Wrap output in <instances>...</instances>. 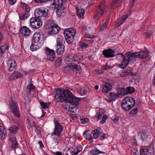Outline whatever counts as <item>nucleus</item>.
<instances>
[{
	"mask_svg": "<svg viewBox=\"0 0 155 155\" xmlns=\"http://www.w3.org/2000/svg\"><path fill=\"white\" fill-rule=\"evenodd\" d=\"M55 91L56 93L54 98L58 102H65L77 106L78 105L79 102L82 99L75 97L72 93L68 90L58 88H57Z\"/></svg>",
	"mask_w": 155,
	"mask_h": 155,
	"instance_id": "1",
	"label": "nucleus"
},
{
	"mask_svg": "<svg viewBox=\"0 0 155 155\" xmlns=\"http://www.w3.org/2000/svg\"><path fill=\"white\" fill-rule=\"evenodd\" d=\"M43 35L41 32H36L33 35L30 48L32 51H35L40 48L44 41Z\"/></svg>",
	"mask_w": 155,
	"mask_h": 155,
	"instance_id": "2",
	"label": "nucleus"
},
{
	"mask_svg": "<svg viewBox=\"0 0 155 155\" xmlns=\"http://www.w3.org/2000/svg\"><path fill=\"white\" fill-rule=\"evenodd\" d=\"M116 58L118 60L122 61L121 64H117L118 67L121 68H125L130 62H133L131 53L129 52L125 53L124 55L123 53H118L116 55Z\"/></svg>",
	"mask_w": 155,
	"mask_h": 155,
	"instance_id": "3",
	"label": "nucleus"
},
{
	"mask_svg": "<svg viewBox=\"0 0 155 155\" xmlns=\"http://www.w3.org/2000/svg\"><path fill=\"white\" fill-rule=\"evenodd\" d=\"M135 103L134 99L130 97H125L122 100L121 105L123 109L126 111H129L134 106Z\"/></svg>",
	"mask_w": 155,
	"mask_h": 155,
	"instance_id": "4",
	"label": "nucleus"
},
{
	"mask_svg": "<svg viewBox=\"0 0 155 155\" xmlns=\"http://www.w3.org/2000/svg\"><path fill=\"white\" fill-rule=\"evenodd\" d=\"M106 3L105 0L103 1L98 6H96L94 18L97 21L104 16L106 12Z\"/></svg>",
	"mask_w": 155,
	"mask_h": 155,
	"instance_id": "5",
	"label": "nucleus"
},
{
	"mask_svg": "<svg viewBox=\"0 0 155 155\" xmlns=\"http://www.w3.org/2000/svg\"><path fill=\"white\" fill-rule=\"evenodd\" d=\"M46 28L47 30L48 34H56L60 30V28L51 20L48 21L46 25Z\"/></svg>",
	"mask_w": 155,
	"mask_h": 155,
	"instance_id": "6",
	"label": "nucleus"
},
{
	"mask_svg": "<svg viewBox=\"0 0 155 155\" xmlns=\"http://www.w3.org/2000/svg\"><path fill=\"white\" fill-rule=\"evenodd\" d=\"M76 33V30L74 28H68L64 31V35L67 42L69 44H71Z\"/></svg>",
	"mask_w": 155,
	"mask_h": 155,
	"instance_id": "7",
	"label": "nucleus"
},
{
	"mask_svg": "<svg viewBox=\"0 0 155 155\" xmlns=\"http://www.w3.org/2000/svg\"><path fill=\"white\" fill-rule=\"evenodd\" d=\"M149 51L147 50H144L138 52L131 53L132 56V60L136 61V58L138 57L140 58L145 59L147 58L149 55Z\"/></svg>",
	"mask_w": 155,
	"mask_h": 155,
	"instance_id": "8",
	"label": "nucleus"
},
{
	"mask_svg": "<svg viewBox=\"0 0 155 155\" xmlns=\"http://www.w3.org/2000/svg\"><path fill=\"white\" fill-rule=\"evenodd\" d=\"M140 155H154V149L153 145H151L149 147H142L140 149Z\"/></svg>",
	"mask_w": 155,
	"mask_h": 155,
	"instance_id": "9",
	"label": "nucleus"
},
{
	"mask_svg": "<svg viewBox=\"0 0 155 155\" xmlns=\"http://www.w3.org/2000/svg\"><path fill=\"white\" fill-rule=\"evenodd\" d=\"M54 122L55 125V127L54 131L52 133V135H56L58 137L60 136L63 130V127L55 118L54 119Z\"/></svg>",
	"mask_w": 155,
	"mask_h": 155,
	"instance_id": "10",
	"label": "nucleus"
},
{
	"mask_svg": "<svg viewBox=\"0 0 155 155\" xmlns=\"http://www.w3.org/2000/svg\"><path fill=\"white\" fill-rule=\"evenodd\" d=\"M42 25V22L41 19L38 18L32 17L30 20V25L33 29H38Z\"/></svg>",
	"mask_w": 155,
	"mask_h": 155,
	"instance_id": "11",
	"label": "nucleus"
},
{
	"mask_svg": "<svg viewBox=\"0 0 155 155\" xmlns=\"http://www.w3.org/2000/svg\"><path fill=\"white\" fill-rule=\"evenodd\" d=\"M9 108L14 116L17 118L20 117V113L18 104L17 103L12 101L10 104Z\"/></svg>",
	"mask_w": 155,
	"mask_h": 155,
	"instance_id": "12",
	"label": "nucleus"
},
{
	"mask_svg": "<svg viewBox=\"0 0 155 155\" xmlns=\"http://www.w3.org/2000/svg\"><path fill=\"white\" fill-rule=\"evenodd\" d=\"M48 10L47 9H42L40 8H36L34 12V15L35 17L38 18L44 17L45 18L48 17L49 16Z\"/></svg>",
	"mask_w": 155,
	"mask_h": 155,
	"instance_id": "13",
	"label": "nucleus"
},
{
	"mask_svg": "<svg viewBox=\"0 0 155 155\" xmlns=\"http://www.w3.org/2000/svg\"><path fill=\"white\" fill-rule=\"evenodd\" d=\"M45 57L47 60L51 61H54L55 59V56L54 51L52 49H50L48 47L45 48Z\"/></svg>",
	"mask_w": 155,
	"mask_h": 155,
	"instance_id": "14",
	"label": "nucleus"
},
{
	"mask_svg": "<svg viewBox=\"0 0 155 155\" xmlns=\"http://www.w3.org/2000/svg\"><path fill=\"white\" fill-rule=\"evenodd\" d=\"M7 67L8 71L10 72L16 69L17 64L14 59H11L8 61L7 63Z\"/></svg>",
	"mask_w": 155,
	"mask_h": 155,
	"instance_id": "15",
	"label": "nucleus"
},
{
	"mask_svg": "<svg viewBox=\"0 0 155 155\" xmlns=\"http://www.w3.org/2000/svg\"><path fill=\"white\" fill-rule=\"evenodd\" d=\"M23 9H25V12L24 13H22L19 17L21 20H23L29 16L30 14L29 12H30V9L29 6L25 3L23 5Z\"/></svg>",
	"mask_w": 155,
	"mask_h": 155,
	"instance_id": "16",
	"label": "nucleus"
},
{
	"mask_svg": "<svg viewBox=\"0 0 155 155\" xmlns=\"http://www.w3.org/2000/svg\"><path fill=\"white\" fill-rule=\"evenodd\" d=\"M20 31L23 37L28 36L31 33V31L26 26H24L21 27L20 29Z\"/></svg>",
	"mask_w": 155,
	"mask_h": 155,
	"instance_id": "17",
	"label": "nucleus"
},
{
	"mask_svg": "<svg viewBox=\"0 0 155 155\" xmlns=\"http://www.w3.org/2000/svg\"><path fill=\"white\" fill-rule=\"evenodd\" d=\"M23 77L22 74L18 71H14L9 76V81H12L18 78H21Z\"/></svg>",
	"mask_w": 155,
	"mask_h": 155,
	"instance_id": "18",
	"label": "nucleus"
},
{
	"mask_svg": "<svg viewBox=\"0 0 155 155\" xmlns=\"http://www.w3.org/2000/svg\"><path fill=\"white\" fill-rule=\"evenodd\" d=\"M121 4L120 0H113L110 4V8L112 9H114L117 7L120 6Z\"/></svg>",
	"mask_w": 155,
	"mask_h": 155,
	"instance_id": "19",
	"label": "nucleus"
},
{
	"mask_svg": "<svg viewBox=\"0 0 155 155\" xmlns=\"http://www.w3.org/2000/svg\"><path fill=\"white\" fill-rule=\"evenodd\" d=\"M52 5L55 6L56 8H59L61 9H63L64 8L63 7V2L62 0H54Z\"/></svg>",
	"mask_w": 155,
	"mask_h": 155,
	"instance_id": "20",
	"label": "nucleus"
},
{
	"mask_svg": "<svg viewBox=\"0 0 155 155\" xmlns=\"http://www.w3.org/2000/svg\"><path fill=\"white\" fill-rule=\"evenodd\" d=\"M138 137L143 141H146L147 140L148 136L145 132L143 131H140L138 133Z\"/></svg>",
	"mask_w": 155,
	"mask_h": 155,
	"instance_id": "21",
	"label": "nucleus"
},
{
	"mask_svg": "<svg viewBox=\"0 0 155 155\" xmlns=\"http://www.w3.org/2000/svg\"><path fill=\"white\" fill-rule=\"evenodd\" d=\"M116 51L111 48H108L107 50V58H113L115 56V53Z\"/></svg>",
	"mask_w": 155,
	"mask_h": 155,
	"instance_id": "22",
	"label": "nucleus"
},
{
	"mask_svg": "<svg viewBox=\"0 0 155 155\" xmlns=\"http://www.w3.org/2000/svg\"><path fill=\"white\" fill-rule=\"evenodd\" d=\"M128 17V15H123L121 18L120 19L118 20L117 21V26L118 27L123 24Z\"/></svg>",
	"mask_w": 155,
	"mask_h": 155,
	"instance_id": "23",
	"label": "nucleus"
},
{
	"mask_svg": "<svg viewBox=\"0 0 155 155\" xmlns=\"http://www.w3.org/2000/svg\"><path fill=\"white\" fill-rule=\"evenodd\" d=\"M76 9L77 15L79 17L83 18L85 13L84 10L83 8H81L80 10L79 8L77 7L76 8Z\"/></svg>",
	"mask_w": 155,
	"mask_h": 155,
	"instance_id": "24",
	"label": "nucleus"
},
{
	"mask_svg": "<svg viewBox=\"0 0 155 155\" xmlns=\"http://www.w3.org/2000/svg\"><path fill=\"white\" fill-rule=\"evenodd\" d=\"M107 93L111 91L114 86V82L112 80H109L107 79Z\"/></svg>",
	"mask_w": 155,
	"mask_h": 155,
	"instance_id": "25",
	"label": "nucleus"
},
{
	"mask_svg": "<svg viewBox=\"0 0 155 155\" xmlns=\"http://www.w3.org/2000/svg\"><path fill=\"white\" fill-rule=\"evenodd\" d=\"M56 52L58 54H62L65 51L64 45H62L61 46H59L56 47Z\"/></svg>",
	"mask_w": 155,
	"mask_h": 155,
	"instance_id": "26",
	"label": "nucleus"
},
{
	"mask_svg": "<svg viewBox=\"0 0 155 155\" xmlns=\"http://www.w3.org/2000/svg\"><path fill=\"white\" fill-rule=\"evenodd\" d=\"M19 130V128L15 125H12L9 127L8 130H9L10 133L12 134H15Z\"/></svg>",
	"mask_w": 155,
	"mask_h": 155,
	"instance_id": "27",
	"label": "nucleus"
},
{
	"mask_svg": "<svg viewBox=\"0 0 155 155\" xmlns=\"http://www.w3.org/2000/svg\"><path fill=\"white\" fill-rule=\"evenodd\" d=\"M125 89L124 87H118L116 89L117 93L120 97L123 95H125Z\"/></svg>",
	"mask_w": 155,
	"mask_h": 155,
	"instance_id": "28",
	"label": "nucleus"
},
{
	"mask_svg": "<svg viewBox=\"0 0 155 155\" xmlns=\"http://www.w3.org/2000/svg\"><path fill=\"white\" fill-rule=\"evenodd\" d=\"M125 90V95L129 94H132L134 93L135 91V88L130 86H129L127 87Z\"/></svg>",
	"mask_w": 155,
	"mask_h": 155,
	"instance_id": "29",
	"label": "nucleus"
},
{
	"mask_svg": "<svg viewBox=\"0 0 155 155\" xmlns=\"http://www.w3.org/2000/svg\"><path fill=\"white\" fill-rule=\"evenodd\" d=\"M8 46L5 45L0 46V55L1 56L5 51L8 49Z\"/></svg>",
	"mask_w": 155,
	"mask_h": 155,
	"instance_id": "30",
	"label": "nucleus"
},
{
	"mask_svg": "<svg viewBox=\"0 0 155 155\" xmlns=\"http://www.w3.org/2000/svg\"><path fill=\"white\" fill-rule=\"evenodd\" d=\"M40 102L41 105L43 109H47L51 105L50 102L45 103L42 101H40Z\"/></svg>",
	"mask_w": 155,
	"mask_h": 155,
	"instance_id": "31",
	"label": "nucleus"
},
{
	"mask_svg": "<svg viewBox=\"0 0 155 155\" xmlns=\"http://www.w3.org/2000/svg\"><path fill=\"white\" fill-rule=\"evenodd\" d=\"M105 113V110L104 109H100L99 114H97L96 115V117L99 120L101 118L102 115H103Z\"/></svg>",
	"mask_w": 155,
	"mask_h": 155,
	"instance_id": "32",
	"label": "nucleus"
},
{
	"mask_svg": "<svg viewBox=\"0 0 155 155\" xmlns=\"http://www.w3.org/2000/svg\"><path fill=\"white\" fill-rule=\"evenodd\" d=\"M83 135L86 137V139L89 140H90L93 139V137L91 134L88 133L87 131L84 132Z\"/></svg>",
	"mask_w": 155,
	"mask_h": 155,
	"instance_id": "33",
	"label": "nucleus"
},
{
	"mask_svg": "<svg viewBox=\"0 0 155 155\" xmlns=\"http://www.w3.org/2000/svg\"><path fill=\"white\" fill-rule=\"evenodd\" d=\"M62 62V60L61 58H59L56 60L55 63L54 65L57 68L61 66Z\"/></svg>",
	"mask_w": 155,
	"mask_h": 155,
	"instance_id": "34",
	"label": "nucleus"
},
{
	"mask_svg": "<svg viewBox=\"0 0 155 155\" xmlns=\"http://www.w3.org/2000/svg\"><path fill=\"white\" fill-rule=\"evenodd\" d=\"M6 130H4L2 132H0V139L1 140L4 139L7 136Z\"/></svg>",
	"mask_w": 155,
	"mask_h": 155,
	"instance_id": "35",
	"label": "nucleus"
},
{
	"mask_svg": "<svg viewBox=\"0 0 155 155\" xmlns=\"http://www.w3.org/2000/svg\"><path fill=\"white\" fill-rule=\"evenodd\" d=\"M102 153L99 150L96 148H94L91 151L90 153L91 154L94 155L100 153Z\"/></svg>",
	"mask_w": 155,
	"mask_h": 155,
	"instance_id": "36",
	"label": "nucleus"
},
{
	"mask_svg": "<svg viewBox=\"0 0 155 155\" xmlns=\"http://www.w3.org/2000/svg\"><path fill=\"white\" fill-rule=\"evenodd\" d=\"M63 42L62 40L59 38H57L56 39V47L61 46L62 45H64L63 44Z\"/></svg>",
	"mask_w": 155,
	"mask_h": 155,
	"instance_id": "37",
	"label": "nucleus"
},
{
	"mask_svg": "<svg viewBox=\"0 0 155 155\" xmlns=\"http://www.w3.org/2000/svg\"><path fill=\"white\" fill-rule=\"evenodd\" d=\"M114 98L113 99H107V101L109 102H110L111 101L115 100L116 99L121 97L117 93V94L114 93L113 94Z\"/></svg>",
	"mask_w": 155,
	"mask_h": 155,
	"instance_id": "38",
	"label": "nucleus"
},
{
	"mask_svg": "<svg viewBox=\"0 0 155 155\" xmlns=\"http://www.w3.org/2000/svg\"><path fill=\"white\" fill-rule=\"evenodd\" d=\"M138 112L137 108H134L132 109L130 111L129 113L130 115L132 116H134L136 115Z\"/></svg>",
	"mask_w": 155,
	"mask_h": 155,
	"instance_id": "39",
	"label": "nucleus"
},
{
	"mask_svg": "<svg viewBox=\"0 0 155 155\" xmlns=\"http://www.w3.org/2000/svg\"><path fill=\"white\" fill-rule=\"evenodd\" d=\"M75 57H76V59L74 58V61H78V59L79 60H78V61L79 62L80 61V60H82L83 59V56L82 55H81L80 54H76V55Z\"/></svg>",
	"mask_w": 155,
	"mask_h": 155,
	"instance_id": "40",
	"label": "nucleus"
},
{
	"mask_svg": "<svg viewBox=\"0 0 155 155\" xmlns=\"http://www.w3.org/2000/svg\"><path fill=\"white\" fill-rule=\"evenodd\" d=\"M12 146L11 147V149L13 150H15L18 147V143L17 141L12 143Z\"/></svg>",
	"mask_w": 155,
	"mask_h": 155,
	"instance_id": "41",
	"label": "nucleus"
},
{
	"mask_svg": "<svg viewBox=\"0 0 155 155\" xmlns=\"http://www.w3.org/2000/svg\"><path fill=\"white\" fill-rule=\"evenodd\" d=\"M33 127H34L35 130L36 131H37V132L38 133H41V128L39 126L37 125H34Z\"/></svg>",
	"mask_w": 155,
	"mask_h": 155,
	"instance_id": "42",
	"label": "nucleus"
},
{
	"mask_svg": "<svg viewBox=\"0 0 155 155\" xmlns=\"http://www.w3.org/2000/svg\"><path fill=\"white\" fill-rule=\"evenodd\" d=\"M95 131V130H94V132L93 133V137L94 138L96 139L99 136L100 132L99 130H97L96 132Z\"/></svg>",
	"mask_w": 155,
	"mask_h": 155,
	"instance_id": "43",
	"label": "nucleus"
},
{
	"mask_svg": "<svg viewBox=\"0 0 155 155\" xmlns=\"http://www.w3.org/2000/svg\"><path fill=\"white\" fill-rule=\"evenodd\" d=\"M9 138L12 143L17 141L16 137L14 135H10Z\"/></svg>",
	"mask_w": 155,
	"mask_h": 155,
	"instance_id": "44",
	"label": "nucleus"
},
{
	"mask_svg": "<svg viewBox=\"0 0 155 155\" xmlns=\"http://www.w3.org/2000/svg\"><path fill=\"white\" fill-rule=\"evenodd\" d=\"M107 21H106L105 22V23L103 25H101V27H100L99 30H100V31H103L104 29L107 27Z\"/></svg>",
	"mask_w": 155,
	"mask_h": 155,
	"instance_id": "45",
	"label": "nucleus"
},
{
	"mask_svg": "<svg viewBox=\"0 0 155 155\" xmlns=\"http://www.w3.org/2000/svg\"><path fill=\"white\" fill-rule=\"evenodd\" d=\"M79 45L82 48H84L86 47L87 48L88 46V45L87 44H85V43L82 42H80Z\"/></svg>",
	"mask_w": 155,
	"mask_h": 155,
	"instance_id": "46",
	"label": "nucleus"
},
{
	"mask_svg": "<svg viewBox=\"0 0 155 155\" xmlns=\"http://www.w3.org/2000/svg\"><path fill=\"white\" fill-rule=\"evenodd\" d=\"M80 119L81 123L83 124H85L87 123L89 120L87 118H81V117Z\"/></svg>",
	"mask_w": 155,
	"mask_h": 155,
	"instance_id": "47",
	"label": "nucleus"
},
{
	"mask_svg": "<svg viewBox=\"0 0 155 155\" xmlns=\"http://www.w3.org/2000/svg\"><path fill=\"white\" fill-rule=\"evenodd\" d=\"M102 92L104 93H107V83H105L102 87Z\"/></svg>",
	"mask_w": 155,
	"mask_h": 155,
	"instance_id": "48",
	"label": "nucleus"
},
{
	"mask_svg": "<svg viewBox=\"0 0 155 155\" xmlns=\"http://www.w3.org/2000/svg\"><path fill=\"white\" fill-rule=\"evenodd\" d=\"M27 88L30 91L31 90L34 89L35 88V87L33 85V84L31 83L28 85Z\"/></svg>",
	"mask_w": 155,
	"mask_h": 155,
	"instance_id": "49",
	"label": "nucleus"
},
{
	"mask_svg": "<svg viewBox=\"0 0 155 155\" xmlns=\"http://www.w3.org/2000/svg\"><path fill=\"white\" fill-rule=\"evenodd\" d=\"M129 71H125L122 74H120V76L121 77H125L127 76H129Z\"/></svg>",
	"mask_w": 155,
	"mask_h": 155,
	"instance_id": "50",
	"label": "nucleus"
},
{
	"mask_svg": "<svg viewBox=\"0 0 155 155\" xmlns=\"http://www.w3.org/2000/svg\"><path fill=\"white\" fill-rule=\"evenodd\" d=\"M63 9H61L59 8H56V12L58 15L59 16L61 15V11Z\"/></svg>",
	"mask_w": 155,
	"mask_h": 155,
	"instance_id": "51",
	"label": "nucleus"
},
{
	"mask_svg": "<svg viewBox=\"0 0 155 155\" xmlns=\"http://www.w3.org/2000/svg\"><path fill=\"white\" fill-rule=\"evenodd\" d=\"M131 141L134 145H136L137 144V141L134 137H132L131 139Z\"/></svg>",
	"mask_w": 155,
	"mask_h": 155,
	"instance_id": "52",
	"label": "nucleus"
},
{
	"mask_svg": "<svg viewBox=\"0 0 155 155\" xmlns=\"http://www.w3.org/2000/svg\"><path fill=\"white\" fill-rule=\"evenodd\" d=\"M153 31H151L148 30L146 32V35L147 36L146 37H149L150 35L153 33Z\"/></svg>",
	"mask_w": 155,
	"mask_h": 155,
	"instance_id": "53",
	"label": "nucleus"
},
{
	"mask_svg": "<svg viewBox=\"0 0 155 155\" xmlns=\"http://www.w3.org/2000/svg\"><path fill=\"white\" fill-rule=\"evenodd\" d=\"M107 119V115H105L102 117V120L101 121V122L102 124H104L106 122V119Z\"/></svg>",
	"mask_w": 155,
	"mask_h": 155,
	"instance_id": "54",
	"label": "nucleus"
},
{
	"mask_svg": "<svg viewBox=\"0 0 155 155\" xmlns=\"http://www.w3.org/2000/svg\"><path fill=\"white\" fill-rule=\"evenodd\" d=\"M112 120L114 123L117 122L119 120V118L118 117L115 116V117H113L112 118Z\"/></svg>",
	"mask_w": 155,
	"mask_h": 155,
	"instance_id": "55",
	"label": "nucleus"
},
{
	"mask_svg": "<svg viewBox=\"0 0 155 155\" xmlns=\"http://www.w3.org/2000/svg\"><path fill=\"white\" fill-rule=\"evenodd\" d=\"M77 150L78 151L80 152L82 150V146L81 145H78L77 147Z\"/></svg>",
	"mask_w": 155,
	"mask_h": 155,
	"instance_id": "56",
	"label": "nucleus"
},
{
	"mask_svg": "<svg viewBox=\"0 0 155 155\" xmlns=\"http://www.w3.org/2000/svg\"><path fill=\"white\" fill-rule=\"evenodd\" d=\"M77 64H75L74 65H69L68 66V68H72V69H76V68H77Z\"/></svg>",
	"mask_w": 155,
	"mask_h": 155,
	"instance_id": "57",
	"label": "nucleus"
},
{
	"mask_svg": "<svg viewBox=\"0 0 155 155\" xmlns=\"http://www.w3.org/2000/svg\"><path fill=\"white\" fill-rule=\"evenodd\" d=\"M6 130L3 127L2 124L0 123V132H2V131Z\"/></svg>",
	"mask_w": 155,
	"mask_h": 155,
	"instance_id": "58",
	"label": "nucleus"
},
{
	"mask_svg": "<svg viewBox=\"0 0 155 155\" xmlns=\"http://www.w3.org/2000/svg\"><path fill=\"white\" fill-rule=\"evenodd\" d=\"M132 71V69H130L129 71V76H134L136 74L134 73H133Z\"/></svg>",
	"mask_w": 155,
	"mask_h": 155,
	"instance_id": "59",
	"label": "nucleus"
},
{
	"mask_svg": "<svg viewBox=\"0 0 155 155\" xmlns=\"http://www.w3.org/2000/svg\"><path fill=\"white\" fill-rule=\"evenodd\" d=\"M9 3L10 5H13L16 2V0H8Z\"/></svg>",
	"mask_w": 155,
	"mask_h": 155,
	"instance_id": "60",
	"label": "nucleus"
},
{
	"mask_svg": "<svg viewBox=\"0 0 155 155\" xmlns=\"http://www.w3.org/2000/svg\"><path fill=\"white\" fill-rule=\"evenodd\" d=\"M74 108V107H71V106H70L68 107V110L71 112H74V111L73 110Z\"/></svg>",
	"mask_w": 155,
	"mask_h": 155,
	"instance_id": "61",
	"label": "nucleus"
},
{
	"mask_svg": "<svg viewBox=\"0 0 155 155\" xmlns=\"http://www.w3.org/2000/svg\"><path fill=\"white\" fill-rule=\"evenodd\" d=\"M76 71H82V69L81 67L80 66H78L77 64V67L75 69Z\"/></svg>",
	"mask_w": 155,
	"mask_h": 155,
	"instance_id": "62",
	"label": "nucleus"
},
{
	"mask_svg": "<svg viewBox=\"0 0 155 155\" xmlns=\"http://www.w3.org/2000/svg\"><path fill=\"white\" fill-rule=\"evenodd\" d=\"M52 153L54 155H62V153L60 151H57L56 152H53Z\"/></svg>",
	"mask_w": 155,
	"mask_h": 155,
	"instance_id": "63",
	"label": "nucleus"
},
{
	"mask_svg": "<svg viewBox=\"0 0 155 155\" xmlns=\"http://www.w3.org/2000/svg\"><path fill=\"white\" fill-rule=\"evenodd\" d=\"M82 93H81V92L80 93V94L81 95H84L86 94L87 93V91L86 90H85V89H83L82 91Z\"/></svg>",
	"mask_w": 155,
	"mask_h": 155,
	"instance_id": "64",
	"label": "nucleus"
}]
</instances>
